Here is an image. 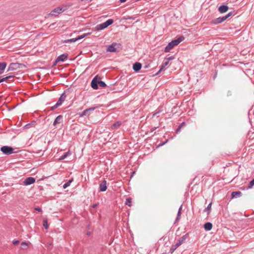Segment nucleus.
I'll return each instance as SVG.
<instances>
[{
	"mask_svg": "<svg viewBox=\"0 0 254 254\" xmlns=\"http://www.w3.org/2000/svg\"><path fill=\"white\" fill-rule=\"evenodd\" d=\"M43 226L46 229L48 228V221L46 219L43 220Z\"/></svg>",
	"mask_w": 254,
	"mask_h": 254,
	"instance_id": "29",
	"label": "nucleus"
},
{
	"mask_svg": "<svg viewBox=\"0 0 254 254\" xmlns=\"http://www.w3.org/2000/svg\"><path fill=\"white\" fill-rule=\"evenodd\" d=\"M35 182V179L33 177L27 178L24 181L25 185L28 186L31 185Z\"/></svg>",
	"mask_w": 254,
	"mask_h": 254,
	"instance_id": "9",
	"label": "nucleus"
},
{
	"mask_svg": "<svg viewBox=\"0 0 254 254\" xmlns=\"http://www.w3.org/2000/svg\"><path fill=\"white\" fill-rule=\"evenodd\" d=\"M30 244V243L29 242H23L21 244V249L22 250H26L28 248Z\"/></svg>",
	"mask_w": 254,
	"mask_h": 254,
	"instance_id": "19",
	"label": "nucleus"
},
{
	"mask_svg": "<svg viewBox=\"0 0 254 254\" xmlns=\"http://www.w3.org/2000/svg\"><path fill=\"white\" fill-rule=\"evenodd\" d=\"M89 34H90V33H87V34H84L82 35L79 36L76 38H72V39H70L66 40H64V41H63V43H66L75 42L80 39H81L84 38L86 36H87Z\"/></svg>",
	"mask_w": 254,
	"mask_h": 254,
	"instance_id": "7",
	"label": "nucleus"
},
{
	"mask_svg": "<svg viewBox=\"0 0 254 254\" xmlns=\"http://www.w3.org/2000/svg\"><path fill=\"white\" fill-rule=\"evenodd\" d=\"M98 84H99V85L100 86L102 87H105L106 86V84H105V83L102 81H98Z\"/></svg>",
	"mask_w": 254,
	"mask_h": 254,
	"instance_id": "30",
	"label": "nucleus"
},
{
	"mask_svg": "<svg viewBox=\"0 0 254 254\" xmlns=\"http://www.w3.org/2000/svg\"><path fill=\"white\" fill-rule=\"evenodd\" d=\"M64 11V9H63L62 7H58L51 11V12L49 14V15L50 16H58L60 13H62Z\"/></svg>",
	"mask_w": 254,
	"mask_h": 254,
	"instance_id": "4",
	"label": "nucleus"
},
{
	"mask_svg": "<svg viewBox=\"0 0 254 254\" xmlns=\"http://www.w3.org/2000/svg\"><path fill=\"white\" fill-rule=\"evenodd\" d=\"M184 38L183 37H180L178 39L173 40L170 42L168 45L166 46L165 49V52H169L175 46L178 45L179 43H180L183 40Z\"/></svg>",
	"mask_w": 254,
	"mask_h": 254,
	"instance_id": "1",
	"label": "nucleus"
},
{
	"mask_svg": "<svg viewBox=\"0 0 254 254\" xmlns=\"http://www.w3.org/2000/svg\"><path fill=\"white\" fill-rule=\"evenodd\" d=\"M121 125V123L119 122L114 124L112 126V129H116L118 128Z\"/></svg>",
	"mask_w": 254,
	"mask_h": 254,
	"instance_id": "23",
	"label": "nucleus"
},
{
	"mask_svg": "<svg viewBox=\"0 0 254 254\" xmlns=\"http://www.w3.org/2000/svg\"><path fill=\"white\" fill-rule=\"evenodd\" d=\"M254 186V179L250 182L248 189H251Z\"/></svg>",
	"mask_w": 254,
	"mask_h": 254,
	"instance_id": "34",
	"label": "nucleus"
},
{
	"mask_svg": "<svg viewBox=\"0 0 254 254\" xmlns=\"http://www.w3.org/2000/svg\"><path fill=\"white\" fill-rule=\"evenodd\" d=\"M20 68V64L18 63H11L8 68V71H13Z\"/></svg>",
	"mask_w": 254,
	"mask_h": 254,
	"instance_id": "8",
	"label": "nucleus"
},
{
	"mask_svg": "<svg viewBox=\"0 0 254 254\" xmlns=\"http://www.w3.org/2000/svg\"><path fill=\"white\" fill-rule=\"evenodd\" d=\"M63 122V117L62 116H58L56 119H55L53 125L54 126H56L58 124H60Z\"/></svg>",
	"mask_w": 254,
	"mask_h": 254,
	"instance_id": "14",
	"label": "nucleus"
},
{
	"mask_svg": "<svg viewBox=\"0 0 254 254\" xmlns=\"http://www.w3.org/2000/svg\"><path fill=\"white\" fill-rule=\"evenodd\" d=\"M218 9L220 13H223L226 12L228 10V7L227 5H221Z\"/></svg>",
	"mask_w": 254,
	"mask_h": 254,
	"instance_id": "17",
	"label": "nucleus"
},
{
	"mask_svg": "<svg viewBox=\"0 0 254 254\" xmlns=\"http://www.w3.org/2000/svg\"><path fill=\"white\" fill-rule=\"evenodd\" d=\"M186 240V236H183L176 243L175 245L177 248H178L180 246H181L182 244H183Z\"/></svg>",
	"mask_w": 254,
	"mask_h": 254,
	"instance_id": "12",
	"label": "nucleus"
},
{
	"mask_svg": "<svg viewBox=\"0 0 254 254\" xmlns=\"http://www.w3.org/2000/svg\"><path fill=\"white\" fill-rule=\"evenodd\" d=\"M174 59V57L173 56L170 57L169 58H167L165 59V61L164 63H163L162 65H161L159 70L157 73L155 74V75H158L160 73L162 70H164L167 66L169 64V62L171 60H172Z\"/></svg>",
	"mask_w": 254,
	"mask_h": 254,
	"instance_id": "3",
	"label": "nucleus"
},
{
	"mask_svg": "<svg viewBox=\"0 0 254 254\" xmlns=\"http://www.w3.org/2000/svg\"><path fill=\"white\" fill-rule=\"evenodd\" d=\"M222 22V21H221L220 17L218 18L213 21V22L214 24H218V23H221Z\"/></svg>",
	"mask_w": 254,
	"mask_h": 254,
	"instance_id": "32",
	"label": "nucleus"
},
{
	"mask_svg": "<svg viewBox=\"0 0 254 254\" xmlns=\"http://www.w3.org/2000/svg\"><path fill=\"white\" fill-rule=\"evenodd\" d=\"M107 190L106 181L104 180L100 184V190L101 191H105Z\"/></svg>",
	"mask_w": 254,
	"mask_h": 254,
	"instance_id": "15",
	"label": "nucleus"
},
{
	"mask_svg": "<svg viewBox=\"0 0 254 254\" xmlns=\"http://www.w3.org/2000/svg\"><path fill=\"white\" fill-rule=\"evenodd\" d=\"M35 210L39 211V212H41L42 211L41 209L39 207H36L35 208Z\"/></svg>",
	"mask_w": 254,
	"mask_h": 254,
	"instance_id": "36",
	"label": "nucleus"
},
{
	"mask_svg": "<svg viewBox=\"0 0 254 254\" xmlns=\"http://www.w3.org/2000/svg\"><path fill=\"white\" fill-rule=\"evenodd\" d=\"M73 181V179H71L70 180H69L67 183H65L64 186H63V188L64 189H65L67 187H68V186H69L70 183L72 182Z\"/></svg>",
	"mask_w": 254,
	"mask_h": 254,
	"instance_id": "26",
	"label": "nucleus"
},
{
	"mask_svg": "<svg viewBox=\"0 0 254 254\" xmlns=\"http://www.w3.org/2000/svg\"><path fill=\"white\" fill-rule=\"evenodd\" d=\"M13 77V75L6 76L4 77H3L2 78L0 79V83L5 81L6 80L12 78Z\"/></svg>",
	"mask_w": 254,
	"mask_h": 254,
	"instance_id": "22",
	"label": "nucleus"
},
{
	"mask_svg": "<svg viewBox=\"0 0 254 254\" xmlns=\"http://www.w3.org/2000/svg\"><path fill=\"white\" fill-rule=\"evenodd\" d=\"M212 203H210L207 206V208L205 209V211L207 212V214H209L211 208Z\"/></svg>",
	"mask_w": 254,
	"mask_h": 254,
	"instance_id": "28",
	"label": "nucleus"
},
{
	"mask_svg": "<svg viewBox=\"0 0 254 254\" xmlns=\"http://www.w3.org/2000/svg\"><path fill=\"white\" fill-rule=\"evenodd\" d=\"M0 150L3 154L6 155H10L13 153V148L8 146L1 147Z\"/></svg>",
	"mask_w": 254,
	"mask_h": 254,
	"instance_id": "5",
	"label": "nucleus"
},
{
	"mask_svg": "<svg viewBox=\"0 0 254 254\" xmlns=\"http://www.w3.org/2000/svg\"><path fill=\"white\" fill-rule=\"evenodd\" d=\"M204 228L206 231H210L212 228V224L210 222H207L204 224Z\"/></svg>",
	"mask_w": 254,
	"mask_h": 254,
	"instance_id": "21",
	"label": "nucleus"
},
{
	"mask_svg": "<svg viewBox=\"0 0 254 254\" xmlns=\"http://www.w3.org/2000/svg\"><path fill=\"white\" fill-rule=\"evenodd\" d=\"M116 46H119V45L114 43L108 47L107 51L109 52H116Z\"/></svg>",
	"mask_w": 254,
	"mask_h": 254,
	"instance_id": "10",
	"label": "nucleus"
},
{
	"mask_svg": "<svg viewBox=\"0 0 254 254\" xmlns=\"http://www.w3.org/2000/svg\"><path fill=\"white\" fill-rule=\"evenodd\" d=\"M67 55L65 54H63L59 56L56 60V63L64 61L67 59Z\"/></svg>",
	"mask_w": 254,
	"mask_h": 254,
	"instance_id": "11",
	"label": "nucleus"
},
{
	"mask_svg": "<svg viewBox=\"0 0 254 254\" xmlns=\"http://www.w3.org/2000/svg\"><path fill=\"white\" fill-rule=\"evenodd\" d=\"M65 98L66 95L64 94H63L59 99L57 103L52 107V110H54L56 109L58 107L61 105L63 102L65 100Z\"/></svg>",
	"mask_w": 254,
	"mask_h": 254,
	"instance_id": "6",
	"label": "nucleus"
},
{
	"mask_svg": "<svg viewBox=\"0 0 254 254\" xmlns=\"http://www.w3.org/2000/svg\"><path fill=\"white\" fill-rule=\"evenodd\" d=\"M127 0H120V2H124L126 1Z\"/></svg>",
	"mask_w": 254,
	"mask_h": 254,
	"instance_id": "38",
	"label": "nucleus"
},
{
	"mask_svg": "<svg viewBox=\"0 0 254 254\" xmlns=\"http://www.w3.org/2000/svg\"><path fill=\"white\" fill-rule=\"evenodd\" d=\"M181 208H180V209L179 211V212H178V217L180 216L181 215Z\"/></svg>",
	"mask_w": 254,
	"mask_h": 254,
	"instance_id": "37",
	"label": "nucleus"
},
{
	"mask_svg": "<svg viewBox=\"0 0 254 254\" xmlns=\"http://www.w3.org/2000/svg\"><path fill=\"white\" fill-rule=\"evenodd\" d=\"M7 64L5 62L0 63V74L3 72L6 67Z\"/></svg>",
	"mask_w": 254,
	"mask_h": 254,
	"instance_id": "18",
	"label": "nucleus"
},
{
	"mask_svg": "<svg viewBox=\"0 0 254 254\" xmlns=\"http://www.w3.org/2000/svg\"><path fill=\"white\" fill-rule=\"evenodd\" d=\"M231 13H229L228 14H227L226 16H223L222 17H220L221 19V21H224V20H225L227 18H228L230 15H231Z\"/></svg>",
	"mask_w": 254,
	"mask_h": 254,
	"instance_id": "33",
	"label": "nucleus"
},
{
	"mask_svg": "<svg viewBox=\"0 0 254 254\" xmlns=\"http://www.w3.org/2000/svg\"><path fill=\"white\" fill-rule=\"evenodd\" d=\"M91 85L93 89H98V82L96 80L95 78H94L91 81Z\"/></svg>",
	"mask_w": 254,
	"mask_h": 254,
	"instance_id": "20",
	"label": "nucleus"
},
{
	"mask_svg": "<svg viewBox=\"0 0 254 254\" xmlns=\"http://www.w3.org/2000/svg\"><path fill=\"white\" fill-rule=\"evenodd\" d=\"M141 68V64L140 63H136L133 65V69L135 71H138Z\"/></svg>",
	"mask_w": 254,
	"mask_h": 254,
	"instance_id": "16",
	"label": "nucleus"
},
{
	"mask_svg": "<svg viewBox=\"0 0 254 254\" xmlns=\"http://www.w3.org/2000/svg\"><path fill=\"white\" fill-rule=\"evenodd\" d=\"M95 109V108H90L87 109H86L82 113L80 114V116L81 117L84 116H88L89 115L90 112L94 110Z\"/></svg>",
	"mask_w": 254,
	"mask_h": 254,
	"instance_id": "13",
	"label": "nucleus"
},
{
	"mask_svg": "<svg viewBox=\"0 0 254 254\" xmlns=\"http://www.w3.org/2000/svg\"><path fill=\"white\" fill-rule=\"evenodd\" d=\"M178 248L175 245H172L171 248L170 249V253L171 254L173 253Z\"/></svg>",
	"mask_w": 254,
	"mask_h": 254,
	"instance_id": "31",
	"label": "nucleus"
},
{
	"mask_svg": "<svg viewBox=\"0 0 254 254\" xmlns=\"http://www.w3.org/2000/svg\"><path fill=\"white\" fill-rule=\"evenodd\" d=\"M131 200L132 199L131 198H127L126 199V204L128 205V206H131Z\"/></svg>",
	"mask_w": 254,
	"mask_h": 254,
	"instance_id": "25",
	"label": "nucleus"
},
{
	"mask_svg": "<svg viewBox=\"0 0 254 254\" xmlns=\"http://www.w3.org/2000/svg\"><path fill=\"white\" fill-rule=\"evenodd\" d=\"M70 153L69 151H68L66 153H65L63 156L61 157V158L59 159V160H63L65 159L67 156L70 155Z\"/></svg>",
	"mask_w": 254,
	"mask_h": 254,
	"instance_id": "24",
	"label": "nucleus"
},
{
	"mask_svg": "<svg viewBox=\"0 0 254 254\" xmlns=\"http://www.w3.org/2000/svg\"><path fill=\"white\" fill-rule=\"evenodd\" d=\"M19 243V241L18 240H14L12 241V244L14 245H16L18 244Z\"/></svg>",
	"mask_w": 254,
	"mask_h": 254,
	"instance_id": "35",
	"label": "nucleus"
},
{
	"mask_svg": "<svg viewBox=\"0 0 254 254\" xmlns=\"http://www.w3.org/2000/svg\"><path fill=\"white\" fill-rule=\"evenodd\" d=\"M241 194V192L240 191H233L232 194H231V195H232V197H235L236 195H239Z\"/></svg>",
	"mask_w": 254,
	"mask_h": 254,
	"instance_id": "27",
	"label": "nucleus"
},
{
	"mask_svg": "<svg viewBox=\"0 0 254 254\" xmlns=\"http://www.w3.org/2000/svg\"><path fill=\"white\" fill-rule=\"evenodd\" d=\"M113 23V19H108L107 21H106L102 24L97 25L95 27V29H96V30H98V31L103 30V29L107 28L108 26L111 25Z\"/></svg>",
	"mask_w": 254,
	"mask_h": 254,
	"instance_id": "2",
	"label": "nucleus"
}]
</instances>
